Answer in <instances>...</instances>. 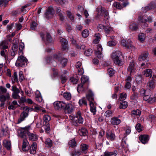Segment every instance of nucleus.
Returning <instances> with one entry per match:
<instances>
[{
    "instance_id": "1",
    "label": "nucleus",
    "mask_w": 156,
    "mask_h": 156,
    "mask_svg": "<svg viewBox=\"0 0 156 156\" xmlns=\"http://www.w3.org/2000/svg\"><path fill=\"white\" fill-rule=\"evenodd\" d=\"M30 127V126L21 128L18 130L19 136L22 138H27V136H29V139L32 141H35L37 139V136L36 134L30 133L29 132Z\"/></svg>"
},
{
    "instance_id": "2",
    "label": "nucleus",
    "mask_w": 156,
    "mask_h": 156,
    "mask_svg": "<svg viewBox=\"0 0 156 156\" xmlns=\"http://www.w3.org/2000/svg\"><path fill=\"white\" fill-rule=\"evenodd\" d=\"M111 58L114 63L119 66H122L123 62L122 58V53L119 51L113 52L112 54Z\"/></svg>"
},
{
    "instance_id": "3",
    "label": "nucleus",
    "mask_w": 156,
    "mask_h": 156,
    "mask_svg": "<svg viewBox=\"0 0 156 156\" xmlns=\"http://www.w3.org/2000/svg\"><path fill=\"white\" fill-rule=\"evenodd\" d=\"M27 60L25 57L21 55L18 57L15 65L18 67H24L27 65Z\"/></svg>"
},
{
    "instance_id": "4",
    "label": "nucleus",
    "mask_w": 156,
    "mask_h": 156,
    "mask_svg": "<svg viewBox=\"0 0 156 156\" xmlns=\"http://www.w3.org/2000/svg\"><path fill=\"white\" fill-rule=\"evenodd\" d=\"M151 96V90L150 89L147 90H146L145 95L144 97V99L150 103H153L156 100V98Z\"/></svg>"
},
{
    "instance_id": "5",
    "label": "nucleus",
    "mask_w": 156,
    "mask_h": 156,
    "mask_svg": "<svg viewBox=\"0 0 156 156\" xmlns=\"http://www.w3.org/2000/svg\"><path fill=\"white\" fill-rule=\"evenodd\" d=\"M54 108L57 110H62L65 108L66 103L63 101H56L54 103Z\"/></svg>"
},
{
    "instance_id": "6",
    "label": "nucleus",
    "mask_w": 156,
    "mask_h": 156,
    "mask_svg": "<svg viewBox=\"0 0 156 156\" xmlns=\"http://www.w3.org/2000/svg\"><path fill=\"white\" fill-rule=\"evenodd\" d=\"M61 57V55L60 53H55L53 54L52 57H47L46 58V60L47 62H52L54 60L59 61H60Z\"/></svg>"
},
{
    "instance_id": "7",
    "label": "nucleus",
    "mask_w": 156,
    "mask_h": 156,
    "mask_svg": "<svg viewBox=\"0 0 156 156\" xmlns=\"http://www.w3.org/2000/svg\"><path fill=\"white\" fill-rule=\"evenodd\" d=\"M136 72L135 68L134 62L133 61L131 62L128 68V72L131 75H133Z\"/></svg>"
},
{
    "instance_id": "8",
    "label": "nucleus",
    "mask_w": 156,
    "mask_h": 156,
    "mask_svg": "<svg viewBox=\"0 0 156 156\" xmlns=\"http://www.w3.org/2000/svg\"><path fill=\"white\" fill-rule=\"evenodd\" d=\"M74 109L75 107L73 105L70 103H66V106L64 109L67 110L68 113H71L73 112Z\"/></svg>"
},
{
    "instance_id": "9",
    "label": "nucleus",
    "mask_w": 156,
    "mask_h": 156,
    "mask_svg": "<svg viewBox=\"0 0 156 156\" xmlns=\"http://www.w3.org/2000/svg\"><path fill=\"white\" fill-rule=\"evenodd\" d=\"M89 145L85 144H82L80 146V149L82 153H86L88 150Z\"/></svg>"
},
{
    "instance_id": "10",
    "label": "nucleus",
    "mask_w": 156,
    "mask_h": 156,
    "mask_svg": "<svg viewBox=\"0 0 156 156\" xmlns=\"http://www.w3.org/2000/svg\"><path fill=\"white\" fill-rule=\"evenodd\" d=\"M148 54L147 52H143L138 58V60L140 61L147 60Z\"/></svg>"
},
{
    "instance_id": "11",
    "label": "nucleus",
    "mask_w": 156,
    "mask_h": 156,
    "mask_svg": "<svg viewBox=\"0 0 156 156\" xmlns=\"http://www.w3.org/2000/svg\"><path fill=\"white\" fill-rule=\"evenodd\" d=\"M76 67L78 69V74L82 75L84 73V71L82 68V63L80 62H77L76 64Z\"/></svg>"
},
{
    "instance_id": "12",
    "label": "nucleus",
    "mask_w": 156,
    "mask_h": 156,
    "mask_svg": "<svg viewBox=\"0 0 156 156\" xmlns=\"http://www.w3.org/2000/svg\"><path fill=\"white\" fill-rule=\"evenodd\" d=\"M97 49L98 51H96L95 52V55L98 58H101L102 56L101 51L102 49L101 45H98Z\"/></svg>"
},
{
    "instance_id": "13",
    "label": "nucleus",
    "mask_w": 156,
    "mask_h": 156,
    "mask_svg": "<svg viewBox=\"0 0 156 156\" xmlns=\"http://www.w3.org/2000/svg\"><path fill=\"white\" fill-rule=\"evenodd\" d=\"M28 115L27 112H26L25 111L23 112L20 115V118L18 119V123H20L22 121H24L25 118H26Z\"/></svg>"
},
{
    "instance_id": "14",
    "label": "nucleus",
    "mask_w": 156,
    "mask_h": 156,
    "mask_svg": "<svg viewBox=\"0 0 156 156\" xmlns=\"http://www.w3.org/2000/svg\"><path fill=\"white\" fill-rule=\"evenodd\" d=\"M76 118L77 119L78 122L82 124L83 122V119L81 116V113L80 111H77L76 114Z\"/></svg>"
},
{
    "instance_id": "15",
    "label": "nucleus",
    "mask_w": 156,
    "mask_h": 156,
    "mask_svg": "<svg viewBox=\"0 0 156 156\" xmlns=\"http://www.w3.org/2000/svg\"><path fill=\"white\" fill-rule=\"evenodd\" d=\"M139 140L143 144L146 143L149 140L148 136L147 135H141L139 137Z\"/></svg>"
},
{
    "instance_id": "16",
    "label": "nucleus",
    "mask_w": 156,
    "mask_h": 156,
    "mask_svg": "<svg viewBox=\"0 0 156 156\" xmlns=\"http://www.w3.org/2000/svg\"><path fill=\"white\" fill-rule=\"evenodd\" d=\"M22 145V149L24 151H26L28 150V147H27L29 146V143L27 140V138H23Z\"/></svg>"
},
{
    "instance_id": "17",
    "label": "nucleus",
    "mask_w": 156,
    "mask_h": 156,
    "mask_svg": "<svg viewBox=\"0 0 156 156\" xmlns=\"http://www.w3.org/2000/svg\"><path fill=\"white\" fill-rule=\"evenodd\" d=\"M106 136L107 138L111 140H114L115 137V135L111 131L107 132Z\"/></svg>"
},
{
    "instance_id": "18",
    "label": "nucleus",
    "mask_w": 156,
    "mask_h": 156,
    "mask_svg": "<svg viewBox=\"0 0 156 156\" xmlns=\"http://www.w3.org/2000/svg\"><path fill=\"white\" fill-rule=\"evenodd\" d=\"M120 122V120L117 117H114L111 119V123L113 125H118Z\"/></svg>"
},
{
    "instance_id": "19",
    "label": "nucleus",
    "mask_w": 156,
    "mask_h": 156,
    "mask_svg": "<svg viewBox=\"0 0 156 156\" xmlns=\"http://www.w3.org/2000/svg\"><path fill=\"white\" fill-rule=\"evenodd\" d=\"M37 145L36 143H33L30 147V152L31 154H34L36 152Z\"/></svg>"
},
{
    "instance_id": "20",
    "label": "nucleus",
    "mask_w": 156,
    "mask_h": 156,
    "mask_svg": "<svg viewBox=\"0 0 156 156\" xmlns=\"http://www.w3.org/2000/svg\"><path fill=\"white\" fill-rule=\"evenodd\" d=\"M94 103V102H90V111L91 112L93 113L94 115L95 114L96 112V106Z\"/></svg>"
},
{
    "instance_id": "21",
    "label": "nucleus",
    "mask_w": 156,
    "mask_h": 156,
    "mask_svg": "<svg viewBox=\"0 0 156 156\" xmlns=\"http://www.w3.org/2000/svg\"><path fill=\"white\" fill-rule=\"evenodd\" d=\"M18 50V46L16 44L13 43V45L12 48V51L11 55L12 56H14L17 53Z\"/></svg>"
},
{
    "instance_id": "22",
    "label": "nucleus",
    "mask_w": 156,
    "mask_h": 156,
    "mask_svg": "<svg viewBox=\"0 0 156 156\" xmlns=\"http://www.w3.org/2000/svg\"><path fill=\"white\" fill-rule=\"evenodd\" d=\"M117 154V151L115 150L112 152L106 151L103 155L101 156H116Z\"/></svg>"
},
{
    "instance_id": "23",
    "label": "nucleus",
    "mask_w": 156,
    "mask_h": 156,
    "mask_svg": "<svg viewBox=\"0 0 156 156\" xmlns=\"http://www.w3.org/2000/svg\"><path fill=\"white\" fill-rule=\"evenodd\" d=\"M138 21L139 22L142 23L144 24V27H147V24L146 23L147 22V17L146 16H140L139 18Z\"/></svg>"
},
{
    "instance_id": "24",
    "label": "nucleus",
    "mask_w": 156,
    "mask_h": 156,
    "mask_svg": "<svg viewBox=\"0 0 156 156\" xmlns=\"http://www.w3.org/2000/svg\"><path fill=\"white\" fill-rule=\"evenodd\" d=\"M51 117L48 115H45L43 117V125H47L48 124V122L51 120Z\"/></svg>"
},
{
    "instance_id": "25",
    "label": "nucleus",
    "mask_w": 156,
    "mask_h": 156,
    "mask_svg": "<svg viewBox=\"0 0 156 156\" xmlns=\"http://www.w3.org/2000/svg\"><path fill=\"white\" fill-rule=\"evenodd\" d=\"M10 98L9 93H7L5 95H2L0 96V101L1 102H5L7 100H8Z\"/></svg>"
},
{
    "instance_id": "26",
    "label": "nucleus",
    "mask_w": 156,
    "mask_h": 156,
    "mask_svg": "<svg viewBox=\"0 0 156 156\" xmlns=\"http://www.w3.org/2000/svg\"><path fill=\"white\" fill-rule=\"evenodd\" d=\"M93 96L94 94L91 91H89L88 94L87 95L86 98L89 101L90 103V102H94Z\"/></svg>"
},
{
    "instance_id": "27",
    "label": "nucleus",
    "mask_w": 156,
    "mask_h": 156,
    "mask_svg": "<svg viewBox=\"0 0 156 156\" xmlns=\"http://www.w3.org/2000/svg\"><path fill=\"white\" fill-rule=\"evenodd\" d=\"M105 134V132L104 131H101L99 132L98 138L99 140V141L98 142L100 144H102L103 140V136Z\"/></svg>"
},
{
    "instance_id": "28",
    "label": "nucleus",
    "mask_w": 156,
    "mask_h": 156,
    "mask_svg": "<svg viewBox=\"0 0 156 156\" xmlns=\"http://www.w3.org/2000/svg\"><path fill=\"white\" fill-rule=\"evenodd\" d=\"M60 42L62 44L63 49H66L67 48V41L65 39L62 38L60 39Z\"/></svg>"
},
{
    "instance_id": "29",
    "label": "nucleus",
    "mask_w": 156,
    "mask_h": 156,
    "mask_svg": "<svg viewBox=\"0 0 156 156\" xmlns=\"http://www.w3.org/2000/svg\"><path fill=\"white\" fill-rule=\"evenodd\" d=\"M8 44L5 41H2L0 43V49H5L8 48Z\"/></svg>"
},
{
    "instance_id": "30",
    "label": "nucleus",
    "mask_w": 156,
    "mask_h": 156,
    "mask_svg": "<svg viewBox=\"0 0 156 156\" xmlns=\"http://www.w3.org/2000/svg\"><path fill=\"white\" fill-rule=\"evenodd\" d=\"M94 36L95 38L93 41V43L95 44H98L101 39V35L99 33H97L95 34Z\"/></svg>"
},
{
    "instance_id": "31",
    "label": "nucleus",
    "mask_w": 156,
    "mask_h": 156,
    "mask_svg": "<svg viewBox=\"0 0 156 156\" xmlns=\"http://www.w3.org/2000/svg\"><path fill=\"white\" fill-rule=\"evenodd\" d=\"M152 71L151 69H148L144 71L143 72V74L146 77H149L151 78L152 76Z\"/></svg>"
},
{
    "instance_id": "32",
    "label": "nucleus",
    "mask_w": 156,
    "mask_h": 156,
    "mask_svg": "<svg viewBox=\"0 0 156 156\" xmlns=\"http://www.w3.org/2000/svg\"><path fill=\"white\" fill-rule=\"evenodd\" d=\"M146 37V35L143 33H141L138 35V39L141 42H143L145 40Z\"/></svg>"
},
{
    "instance_id": "33",
    "label": "nucleus",
    "mask_w": 156,
    "mask_h": 156,
    "mask_svg": "<svg viewBox=\"0 0 156 156\" xmlns=\"http://www.w3.org/2000/svg\"><path fill=\"white\" fill-rule=\"evenodd\" d=\"M101 13L102 14L104 15L105 20H108L109 17L108 16V14L107 11L105 9H102L101 10Z\"/></svg>"
},
{
    "instance_id": "34",
    "label": "nucleus",
    "mask_w": 156,
    "mask_h": 156,
    "mask_svg": "<svg viewBox=\"0 0 156 156\" xmlns=\"http://www.w3.org/2000/svg\"><path fill=\"white\" fill-rule=\"evenodd\" d=\"M147 86L151 89H153L155 87V82L153 80H150L147 83Z\"/></svg>"
},
{
    "instance_id": "35",
    "label": "nucleus",
    "mask_w": 156,
    "mask_h": 156,
    "mask_svg": "<svg viewBox=\"0 0 156 156\" xmlns=\"http://www.w3.org/2000/svg\"><path fill=\"white\" fill-rule=\"evenodd\" d=\"M3 142L4 147L8 150H10L11 147V144L10 141L5 140Z\"/></svg>"
},
{
    "instance_id": "36",
    "label": "nucleus",
    "mask_w": 156,
    "mask_h": 156,
    "mask_svg": "<svg viewBox=\"0 0 156 156\" xmlns=\"http://www.w3.org/2000/svg\"><path fill=\"white\" fill-rule=\"evenodd\" d=\"M79 133L80 136H85L87 135V131L86 128H82L79 130Z\"/></svg>"
},
{
    "instance_id": "37",
    "label": "nucleus",
    "mask_w": 156,
    "mask_h": 156,
    "mask_svg": "<svg viewBox=\"0 0 156 156\" xmlns=\"http://www.w3.org/2000/svg\"><path fill=\"white\" fill-rule=\"evenodd\" d=\"M67 15L68 18L73 22H74V17L73 14L69 11H67Z\"/></svg>"
},
{
    "instance_id": "38",
    "label": "nucleus",
    "mask_w": 156,
    "mask_h": 156,
    "mask_svg": "<svg viewBox=\"0 0 156 156\" xmlns=\"http://www.w3.org/2000/svg\"><path fill=\"white\" fill-rule=\"evenodd\" d=\"M127 102L126 101H124L120 103L119 108L120 109H125L127 107Z\"/></svg>"
},
{
    "instance_id": "39",
    "label": "nucleus",
    "mask_w": 156,
    "mask_h": 156,
    "mask_svg": "<svg viewBox=\"0 0 156 156\" xmlns=\"http://www.w3.org/2000/svg\"><path fill=\"white\" fill-rule=\"evenodd\" d=\"M63 97L66 100H69L71 98V94L69 92H65L63 94Z\"/></svg>"
},
{
    "instance_id": "40",
    "label": "nucleus",
    "mask_w": 156,
    "mask_h": 156,
    "mask_svg": "<svg viewBox=\"0 0 156 156\" xmlns=\"http://www.w3.org/2000/svg\"><path fill=\"white\" fill-rule=\"evenodd\" d=\"M59 62H60L63 67H64L67 63V59L62 57Z\"/></svg>"
},
{
    "instance_id": "41",
    "label": "nucleus",
    "mask_w": 156,
    "mask_h": 156,
    "mask_svg": "<svg viewBox=\"0 0 156 156\" xmlns=\"http://www.w3.org/2000/svg\"><path fill=\"white\" fill-rule=\"evenodd\" d=\"M104 30L106 33L109 34L112 31V28L109 26H105Z\"/></svg>"
},
{
    "instance_id": "42",
    "label": "nucleus",
    "mask_w": 156,
    "mask_h": 156,
    "mask_svg": "<svg viewBox=\"0 0 156 156\" xmlns=\"http://www.w3.org/2000/svg\"><path fill=\"white\" fill-rule=\"evenodd\" d=\"M46 15L47 18L51 17L52 16V10L51 9L50 7L49 8L48 10L45 13Z\"/></svg>"
},
{
    "instance_id": "43",
    "label": "nucleus",
    "mask_w": 156,
    "mask_h": 156,
    "mask_svg": "<svg viewBox=\"0 0 156 156\" xmlns=\"http://www.w3.org/2000/svg\"><path fill=\"white\" fill-rule=\"evenodd\" d=\"M127 44L126 46H124L125 47L128 48H132L134 47L132 45V43L130 40H128L126 41V42L125 43Z\"/></svg>"
},
{
    "instance_id": "44",
    "label": "nucleus",
    "mask_w": 156,
    "mask_h": 156,
    "mask_svg": "<svg viewBox=\"0 0 156 156\" xmlns=\"http://www.w3.org/2000/svg\"><path fill=\"white\" fill-rule=\"evenodd\" d=\"M129 28L132 30H136L138 28L137 26L135 23H132L129 26Z\"/></svg>"
},
{
    "instance_id": "45",
    "label": "nucleus",
    "mask_w": 156,
    "mask_h": 156,
    "mask_svg": "<svg viewBox=\"0 0 156 156\" xmlns=\"http://www.w3.org/2000/svg\"><path fill=\"white\" fill-rule=\"evenodd\" d=\"M24 48V43H22L20 44L19 46V53L20 55L23 54L22 50Z\"/></svg>"
},
{
    "instance_id": "46",
    "label": "nucleus",
    "mask_w": 156,
    "mask_h": 156,
    "mask_svg": "<svg viewBox=\"0 0 156 156\" xmlns=\"http://www.w3.org/2000/svg\"><path fill=\"white\" fill-rule=\"evenodd\" d=\"M81 151L78 150H75L73 151L71 154V156H79L81 154Z\"/></svg>"
},
{
    "instance_id": "47",
    "label": "nucleus",
    "mask_w": 156,
    "mask_h": 156,
    "mask_svg": "<svg viewBox=\"0 0 156 156\" xmlns=\"http://www.w3.org/2000/svg\"><path fill=\"white\" fill-rule=\"evenodd\" d=\"M9 1V0H0V6L4 7L6 6Z\"/></svg>"
},
{
    "instance_id": "48",
    "label": "nucleus",
    "mask_w": 156,
    "mask_h": 156,
    "mask_svg": "<svg viewBox=\"0 0 156 156\" xmlns=\"http://www.w3.org/2000/svg\"><path fill=\"white\" fill-rule=\"evenodd\" d=\"M70 81L73 84H76L78 81V78L77 77H72L70 79Z\"/></svg>"
},
{
    "instance_id": "49",
    "label": "nucleus",
    "mask_w": 156,
    "mask_h": 156,
    "mask_svg": "<svg viewBox=\"0 0 156 156\" xmlns=\"http://www.w3.org/2000/svg\"><path fill=\"white\" fill-rule=\"evenodd\" d=\"M79 104L80 106H81L83 105L85 106H87V102L84 98H83L79 100Z\"/></svg>"
},
{
    "instance_id": "50",
    "label": "nucleus",
    "mask_w": 156,
    "mask_h": 156,
    "mask_svg": "<svg viewBox=\"0 0 156 156\" xmlns=\"http://www.w3.org/2000/svg\"><path fill=\"white\" fill-rule=\"evenodd\" d=\"M69 145L73 147L76 146V142L75 139H73L70 140L69 143Z\"/></svg>"
},
{
    "instance_id": "51",
    "label": "nucleus",
    "mask_w": 156,
    "mask_h": 156,
    "mask_svg": "<svg viewBox=\"0 0 156 156\" xmlns=\"http://www.w3.org/2000/svg\"><path fill=\"white\" fill-rule=\"evenodd\" d=\"M89 34V31L87 30H83L82 33V36L84 37H87Z\"/></svg>"
},
{
    "instance_id": "52",
    "label": "nucleus",
    "mask_w": 156,
    "mask_h": 156,
    "mask_svg": "<svg viewBox=\"0 0 156 156\" xmlns=\"http://www.w3.org/2000/svg\"><path fill=\"white\" fill-rule=\"evenodd\" d=\"M155 7V5L154 2H151L150 4L147 7H146V9L147 10H149L150 9H152Z\"/></svg>"
},
{
    "instance_id": "53",
    "label": "nucleus",
    "mask_w": 156,
    "mask_h": 156,
    "mask_svg": "<svg viewBox=\"0 0 156 156\" xmlns=\"http://www.w3.org/2000/svg\"><path fill=\"white\" fill-rule=\"evenodd\" d=\"M113 5L114 7L118 9H121L122 8V6L118 2H115L113 4Z\"/></svg>"
},
{
    "instance_id": "54",
    "label": "nucleus",
    "mask_w": 156,
    "mask_h": 156,
    "mask_svg": "<svg viewBox=\"0 0 156 156\" xmlns=\"http://www.w3.org/2000/svg\"><path fill=\"white\" fill-rule=\"evenodd\" d=\"M132 113L134 115L139 116L140 115L141 112L139 110L136 109L132 111Z\"/></svg>"
},
{
    "instance_id": "55",
    "label": "nucleus",
    "mask_w": 156,
    "mask_h": 156,
    "mask_svg": "<svg viewBox=\"0 0 156 156\" xmlns=\"http://www.w3.org/2000/svg\"><path fill=\"white\" fill-rule=\"evenodd\" d=\"M33 107L34 108V110L35 111H37L40 110H41V107L39 106L38 105L34 103L33 105Z\"/></svg>"
},
{
    "instance_id": "56",
    "label": "nucleus",
    "mask_w": 156,
    "mask_h": 156,
    "mask_svg": "<svg viewBox=\"0 0 156 156\" xmlns=\"http://www.w3.org/2000/svg\"><path fill=\"white\" fill-rule=\"evenodd\" d=\"M77 90L78 92L83 91L84 90L83 83H82L78 85Z\"/></svg>"
},
{
    "instance_id": "57",
    "label": "nucleus",
    "mask_w": 156,
    "mask_h": 156,
    "mask_svg": "<svg viewBox=\"0 0 156 156\" xmlns=\"http://www.w3.org/2000/svg\"><path fill=\"white\" fill-rule=\"evenodd\" d=\"M136 129L138 132H140L142 130V127L140 124L138 123L135 127Z\"/></svg>"
},
{
    "instance_id": "58",
    "label": "nucleus",
    "mask_w": 156,
    "mask_h": 156,
    "mask_svg": "<svg viewBox=\"0 0 156 156\" xmlns=\"http://www.w3.org/2000/svg\"><path fill=\"white\" fill-rule=\"evenodd\" d=\"M105 26L102 24H99L98 25L97 29L98 30L100 31H102L105 29Z\"/></svg>"
},
{
    "instance_id": "59",
    "label": "nucleus",
    "mask_w": 156,
    "mask_h": 156,
    "mask_svg": "<svg viewBox=\"0 0 156 156\" xmlns=\"http://www.w3.org/2000/svg\"><path fill=\"white\" fill-rule=\"evenodd\" d=\"M12 90L13 91V93H19L20 92V90L15 86H13L12 87Z\"/></svg>"
},
{
    "instance_id": "60",
    "label": "nucleus",
    "mask_w": 156,
    "mask_h": 156,
    "mask_svg": "<svg viewBox=\"0 0 156 156\" xmlns=\"http://www.w3.org/2000/svg\"><path fill=\"white\" fill-rule=\"evenodd\" d=\"M92 53V51L91 49H88L86 51L84 52V54L87 56H90Z\"/></svg>"
},
{
    "instance_id": "61",
    "label": "nucleus",
    "mask_w": 156,
    "mask_h": 156,
    "mask_svg": "<svg viewBox=\"0 0 156 156\" xmlns=\"http://www.w3.org/2000/svg\"><path fill=\"white\" fill-rule=\"evenodd\" d=\"M88 77L85 76H83L81 77V82L82 83H85L87 82L88 80Z\"/></svg>"
},
{
    "instance_id": "62",
    "label": "nucleus",
    "mask_w": 156,
    "mask_h": 156,
    "mask_svg": "<svg viewBox=\"0 0 156 156\" xmlns=\"http://www.w3.org/2000/svg\"><path fill=\"white\" fill-rule=\"evenodd\" d=\"M127 95L126 93H123L121 94L120 97V99L121 100H124L126 98Z\"/></svg>"
},
{
    "instance_id": "63",
    "label": "nucleus",
    "mask_w": 156,
    "mask_h": 156,
    "mask_svg": "<svg viewBox=\"0 0 156 156\" xmlns=\"http://www.w3.org/2000/svg\"><path fill=\"white\" fill-rule=\"evenodd\" d=\"M108 71L110 76L114 74L115 70L112 68H109L108 69Z\"/></svg>"
},
{
    "instance_id": "64",
    "label": "nucleus",
    "mask_w": 156,
    "mask_h": 156,
    "mask_svg": "<svg viewBox=\"0 0 156 156\" xmlns=\"http://www.w3.org/2000/svg\"><path fill=\"white\" fill-rule=\"evenodd\" d=\"M45 143L48 147H51L52 145V143L51 140L49 139H47L45 141Z\"/></svg>"
}]
</instances>
